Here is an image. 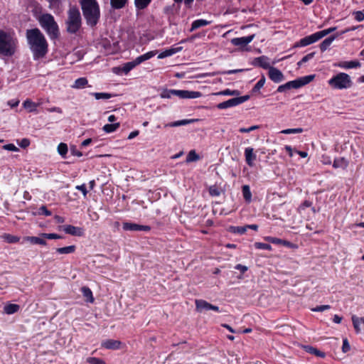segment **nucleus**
I'll return each instance as SVG.
<instances>
[{
	"label": "nucleus",
	"instance_id": "60",
	"mask_svg": "<svg viewBox=\"0 0 364 364\" xmlns=\"http://www.w3.org/2000/svg\"><path fill=\"white\" fill-rule=\"evenodd\" d=\"M359 28H363V25H359V26H352V27H350V28H346L345 30L342 31L339 34L340 35H342V34H344V33H346L348 32H350V31H355Z\"/></svg>",
	"mask_w": 364,
	"mask_h": 364
},
{
	"label": "nucleus",
	"instance_id": "48",
	"mask_svg": "<svg viewBox=\"0 0 364 364\" xmlns=\"http://www.w3.org/2000/svg\"><path fill=\"white\" fill-rule=\"evenodd\" d=\"M255 248L259 250H271L272 246L267 243H263L257 242L254 244Z\"/></svg>",
	"mask_w": 364,
	"mask_h": 364
},
{
	"label": "nucleus",
	"instance_id": "45",
	"mask_svg": "<svg viewBox=\"0 0 364 364\" xmlns=\"http://www.w3.org/2000/svg\"><path fill=\"white\" fill-rule=\"evenodd\" d=\"M352 321H353V327H354L356 333H360V325L362 323L360 321V318L353 315L352 316Z\"/></svg>",
	"mask_w": 364,
	"mask_h": 364
},
{
	"label": "nucleus",
	"instance_id": "62",
	"mask_svg": "<svg viewBox=\"0 0 364 364\" xmlns=\"http://www.w3.org/2000/svg\"><path fill=\"white\" fill-rule=\"evenodd\" d=\"M5 150L11 151H17L18 149L13 144H8L3 146Z\"/></svg>",
	"mask_w": 364,
	"mask_h": 364
},
{
	"label": "nucleus",
	"instance_id": "3",
	"mask_svg": "<svg viewBox=\"0 0 364 364\" xmlns=\"http://www.w3.org/2000/svg\"><path fill=\"white\" fill-rule=\"evenodd\" d=\"M18 41L14 33L0 29V55L11 57L17 50Z\"/></svg>",
	"mask_w": 364,
	"mask_h": 364
},
{
	"label": "nucleus",
	"instance_id": "9",
	"mask_svg": "<svg viewBox=\"0 0 364 364\" xmlns=\"http://www.w3.org/2000/svg\"><path fill=\"white\" fill-rule=\"evenodd\" d=\"M321 38L318 32L314 33L310 36L301 38L299 41L295 43L294 47H304L311 45Z\"/></svg>",
	"mask_w": 364,
	"mask_h": 364
},
{
	"label": "nucleus",
	"instance_id": "6",
	"mask_svg": "<svg viewBox=\"0 0 364 364\" xmlns=\"http://www.w3.org/2000/svg\"><path fill=\"white\" fill-rule=\"evenodd\" d=\"M329 86L335 90H346L353 85L350 75L345 73H339L328 80Z\"/></svg>",
	"mask_w": 364,
	"mask_h": 364
},
{
	"label": "nucleus",
	"instance_id": "25",
	"mask_svg": "<svg viewBox=\"0 0 364 364\" xmlns=\"http://www.w3.org/2000/svg\"><path fill=\"white\" fill-rule=\"evenodd\" d=\"M102 346L107 349H117L119 348L120 342L115 340L109 339L104 341Z\"/></svg>",
	"mask_w": 364,
	"mask_h": 364
},
{
	"label": "nucleus",
	"instance_id": "8",
	"mask_svg": "<svg viewBox=\"0 0 364 364\" xmlns=\"http://www.w3.org/2000/svg\"><path fill=\"white\" fill-rule=\"evenodd\" d=\"M250 99L249 95H244L238 97H235L230 99L227 101L220 102L217 105V107L219 109H228L229 107H235L237 105H239L246 101H247Z\"/></svg>",
	"mask_w": 364,
	"mask_h": 364
},
{
	"label": "nucleus",
	"instance_id": "50",
	"mask_svg": "<svg viewBox=\"0 0 364 364\" xmlns=\"http://www.w3.org/2000/svg\"><path fill=\"white\" fill-rule=\"evenodd\" d=\"M41 237L49 240H56L63 238L61 235L55 233H43L41 234Z\"/></svg>",
	"mask_w": 364,
	"mask_h": 364
},
{
	"label": "nucleus",
	"instance_id": "26",
	"mask_svg": "<svg viewBox=\"0 0 364 364\" xmlns=\"http://www.w3.org/2000/svg\"><path fill=\"white\" fill-rule=\"evenodd\" d=\"M210 23V21H208L205 20V19H198V20H196V21H194L192 23L190 31L192 32V31H193L196 29H198V28H199L200 27H203V26H208Z\"/></svg>",
	"mask_w": 364,
	"mask_h": 364
},
{
	"label": "nucleus",
	"instance_id": "18",
	"mask_svg": "<svg viewBox=\"0 0 364 364\" xmlns=\"http://www.w3.org/2000/svg\"><path fill=\"white\" fill-rule=\"evenodd\" d=\"M361 64L358 60L342 61L336 64V66L343 69H351L360 67Z\"/></svg>",
	"mask_w": 364,
	"mask_h": 364
},
{
	"label": "nucleus",
	"instance_id": "13",
	"mask_svg": "<svg viewBox=\"0 0 364 364\" xmlns=\"http://www.w3.org/2000/svg\"><path fill=\"white\" fill-rule=\"evenodd\" d=\"M255 66L262 68L263 69H269L270 66L269 58L266 55H262L255 58L252 62Z\"/></svg>",
	"mask_w": 364,
	"mask_h": 364
},
{
	"label": "nucleus",
	"instance_id": "2",
	"mask_svg": "<svg viewBox=\"0 0 364 364\" xmlns=\"http://www.w3.org/2000/svg\"><path fill=\"white\" fill-rule=\"evenodd\" d=\"M80 5L87 24L91 27L95 26L100 17V7L97 1L81 0Z\"/></svg>",
	"mask_w": 364,
	"mask_h": 364
},
{
	"label": "nucleus",
	"instance_id": "36",
	"mask_svg": "<svg viewBox=\"0 0 364 364\" xmlns=\"http://www.w3.org/2000/svg\"><path fill=\"white\" fill-rule=\"evenodd\" d=\"M127 0H110L111 6L114 9H120L125 6Z\"/></svg>",
	"mask_w": 364,
	"mask_h": 364
},
{
	"label": "nucleus",
	"instance_id": "21",
	"mask_svg": "<svg viewBox=\"0 0 364 364\" xmlns=\"http://www.w3.org/2000/svg\"><path fill=\"white\" fill-rule=\"evenodd\" d=\"M339 36L338 33H336L333 36H331L328 38H326L324 41H323L320 44V49L321 52L326 51L328 47L331 46V44L333 43V41Z\"/></svg>",
	"mask_w": 364,
	"mask_h": 364
},
{
	"label": "nucleus",
	"instance_id": "33",
	"mask_svg": "<svg viewBox=\"0 0 364 364\" xmlns=\"http://www.w3.org/2000/svg\"><path fill=\"white\" fill-rule=\"evenodd\" d=\"M157 53V51L156 50H152V51H149L144 55H141L140 56H138L136 58L137 59V61L139 63V64H141V63L151 58L152 57H154L156 54Z\"/></svg>",
	"mask_w": 364,
	"mask_h": 364
},
{
	"label": "nucleus",
	"instance_id": "1",
	"mask_svg": "<svg viewBox=\"0 0 364 364\" xmlns=\"http://www.w3.org/2000/svg\"><path fill=\"white\" fill-rule=\"evenodd\" d=\"M26 39L33 58L38 60L43 58L48 53V43L42 32L37 28L26 31Z\"/></svg>",
	"mask_w": 364,
	"mask_h": 364
},
{
	"label": "nucleus",
	"instance_id": "59",
	"mask_svg": "<svg viewBox=\"0 0 364 364\" xmlns=\"http://www.w3.org/2000/svg\"><path fill=\"white\" fill-rule=\"evenodd\" d=\"M350 346L347 338H344L343 341L342 351L347 353L350 350Z\"/></svg>",
	"mask_w": 364,
	"mask_h": 364
},
{
	"label": "nucleus",
	"instance_id": "41",
	"mask_svg": "<svg viewBox=\"0 0 364 364\" xmlns=\"http://www.w3.org/2000/svg\"><path fill=\"white\" fill-rule=\"evenodd\" d=\"M199 159V156L196 154L195 150H191L186 156V162L190 163L196 161Z\"/></svg>",
	"mask_w": 364,
	"mask_h": 364
},
{
	"label": "nucleus",
	"instance_id": "43",
	"mask_svg": "<svg viewBox=\"0 0 364 364\" xmlns=\"http://www.w3.org/2000/svg\"><path fill=\"white\" fill-rule=\"evenodd\" d=\"M243 71H244L243 69H235V70H225V71H218L216 73H213L211 75L214 76L215 75H225V74L230 75V74L241 73Z\"/></svg>",
	"mask_w": 364,
	"mask_h": 364
},
{
	"label": "nucleus",
	"instance_id": "38",
	"mask_svg": "<svg viewBox=\"0 0 364 364\" xmlns=\"http://www.w3.org/2000/svg\"><path fill=\"white\" fill-rule=\"evenodd\" d=\"M151 1V0H134V4L138 9H144Z\"/></svg>",
	"mask_w": 364,
	"mask_h": 364
},
{
	"label": "nucleus",
	"instance_id": "29",
	"mask_svg": "<svg viewBox=\"0 0 364 364\" xmlns=\"http://www.w3.org/2000/svg\"><path fill=\"white\" fill-rule=\"evenodd\" d=\"M138 65H139V63L137 61L136 58L134 60L127 62L124 64L122 70L125 74H127Z\"/></svg>",
	"mask_w": 364,
	"mask_h": 364
},
{
	"label": "nucleus",
	"instance_id": "35",
	"mask_svg": "<svg viewBox=\"0 0 364 364\" xmlns=\"http://www.w3.org/2000/svg\"><path fill=\"white\" fill-rule=\"evenodd\" d=\"M242 191L244 199L250 203L252 200V193L250 186L248 185H244L242 188Z\"/></svg>",
	"mask_w": 364,
	"mask_h": 364
},
{
	"label": "nucleus",
	"instance_id": "10",
	"mask_svg": "<svg viewBox=\"0 0 364 364\" xmlns=\"http://www.w3.org/2000/svg\"><path fill=\"white\" fill-rule=\"evenodd\" d=\"M174 96L181 99H196L200 97L202 94L198 91L174 90Z\"/></svg>",
	"mask_w": 364,
	"mask_h": 364
},
{
	"label": "nucleus",
	"instance_id": "30",
	"mask_svg": "<svg viewBox=\"0 0 364 364\" xmlns=\"http://www.w3.org/2000/svg\"><path fill=\"white\" fill-rule=\"evenodd\" d=\"M20 309V306L15 304H9L4 306V311L6 314H13Z\"/></svg>",
	"mask_w": 364,
	"mask_h": 364
},
{
	"label": "nucleus",
	"instance_id": "47",
	"mask_svg": "<svg viewBox=\"0 0 364 364\" xmlns=\"http://www.w3.org/2000/svg\"><path fill=\"white\" fill-rule=\"evenodd\" d=\"M265 83V77L262 75L261 79L256 83L255 87L252 89V92H258L264 85Z\"/></svg>",
	"mask_w": 364,
	"mask_h": 364
},
{
	"label": "nucleus",
	"instance_id": "37",
	"mask_svg": "<svg viewBox=\"0 0 364 364\" xmlns=\"http://www.w3.org/2000/svg\"><path fill=\"white\" fill-rule=\"evenodd\" d=\"M120 124L119 123H114V124H107L104 125L102 129L106 133H112L117 130L119 127Z\"/></svg>",
	"mask_w": 364,
	"mask_h": 364
},
{
	"label": "nucleus",
	"instance_id": "12",
	"mask_svg": "<svg viewBox=\"0 0 364 364\" xmlns=\"http://www.w3.org/2000/svg\"><path fill=\"white\" fill-rule=\"evenodd\" d=\"M255 37V35L252 34L245 37L234 38L231 39V43L235 46L244 47L252 42Z\"/></svg>",
	"mask_w": 364,
	"mask_h": 364
},
{
	"label": "nucleus",
	"instance_id": "5",
	"mask_svg": "<svg viewBox=\"0 0 364 364\" xmlns=\"http://www.w3.org/2000/svg\"><path fill=\"white\" fill-rule=\"evenodd\" d=\"M41 26L46 31L50 39L55 40L59 36V28L54 17L50 14H42L38 18Z\"/></svg>",
	"mask_w": 364,
	"mask_h": 364
},
{
	"label": "nucleus",
	"instance_id": "44",
	"mask_svg": "<svg viewBox=\"0 0 364 364\" xmlns=\"http://www.w3.org/2000/svg\"><path fill=\"white\" fill-rule=\"evenodd\" d=\"M215 95H231V96H234V95H239V91L236 90H230L229 89H226L225 90L218 92L215 93Z\"/></svg>",
	"mask_w": 364,
	"mask_h": 364
},
{
	"label": "nucleus",
	"instance_id": "16",
	"mask_svg": "<svg viewBox=\"0 0 364 364\" xmlns=\"http://www.w3.org/2000/svg\"><path fill=\"white\" fill-rule=\"evenodd\" d=\"M264 240L269 242L272 243V244L282 245L285 247H291V248L296 247V245H294L287 240H282V239H279L277 237L268 236V237H264Z\"/></svg>",
	"mask_w": 364,
	"mask_h": 364
},
{
	"label": "nucleus",
	"instance_id": "39",
	"mask_svg": "<svg viewBox=\"0 0 364 364\" xmlns=\"http://www.w3.org/2000/svg\"><path fill=\"white\" fill-rule=\"evenodd\" d=\"M230 230L233 233H237L240 235H242L247 231V225H245V226H231L230 228Z\"/></svg>",
	"mask_w": 364,
	"mask_h": 364
},
{
	"label": "nucleus",
	"instance_id": "40",
	"mask_svg": "<svg viewBox=\"0 0 364 364\" xmlns=\"http://www.w3.org/2000/svg\"><path fill=\"white\" fill-rule=\"evenodd\" d=\"M23 105L24 108L28 109L31 112L35 111L37 107V105L28 99L23 102Z\"/></svg>",
	"mask_w": 364,
	"mask_h": 364
},
{
	"label": "nucleus",
	"instance_id": "46",
	"mask_svg": "<svg viewBox=\"0 0 364 364\" xmlns=\"http://www.w3.org/2000/svg\"><path fill=\"white\" fill-rule=\"evenodd\" d=\"M92 95H94L96 100H107L112 97L111 94L106 92H94Z\"/></svg>",
	"mask_w": 364,
	"mask_h": 364
},
{
	"label": "nucleus",
	"instance_id": "23",
	"mask_svg": "<svg viewBox=\"0 0 364 364\" xmlns=\"http://www.w3.org/2000/svg\"><path fill=\"white\" fill-rule=\"evenodd\" d=\"M198 119H182L173 122H171L168 124H165V127H179L183 125L189 124L196 122H198Z\"/></svg>",
	"mask_w": 364,
	"mask_h": 364
},
{
	"label": "nucleus",
	"instance_id": "11",
	"mask_svg": "<svg viewBox=\"0 0 364 364\" xmlns=\"http://www.w3.org/2000/svg\"><path fill=\"white\" fill-rule=\"evenodd\" d=\"M122 228L125 231H144L148 232L151 230L149 225H139L136 223L125 222L122 225Z\"/></svg>",
	"mask_w": 364,
	"mask_h": 364
},
{
	"label": "nucleus",
	"instance_id": "55",
	"mask_svg": "<svg viewBox=\"0 0 364 364\" xmlns=\"http://www.w3.org/2000/svg\"><path fill=\"white\" fill-rule=\"evenodd\" d=\"M336 30V27H331V28H328L327 29H325V30H323V31H318L319 35H320V37L321 38H323L324 36L328 35L329 33L335 31Z\"/></svg>",
	"mask_w": 364,
	"mask_h": 364
},
{
	"label": "nucleus",
	"instance_id": "58",
	"mask_svg": "<svg viewBox=\"0 0 364 364\" xmlns=\"http://www.w3.org/2000/svg\"><path fill=\"white\" fill-rule=\"evenodd\" d=\"M38 213L40 215H45L46 216H50L52 214L51 212L49 210H48L46 206L45 205H42L40 207Z\"/></svg>",
	"mask_w": 364,
	"mask_h": 364
},
{
	"label": "nucleus",
	"instance_id": "54",
	"mask_svg": "<svg viewBox=\"0 0 364 364\" xmlns=\"http://www.w3.org/2000/svg\"><path fill=\"white\" fill-rule=\"evenodd\" d=\"M314 54H315L314 53H311L306 55L305 56H304L302 58V59L300 61H299L297 63V65L301 66L303 63H306L307 61H309V60L313 58V57L314 56Z\"/></svg>",
	"mask_w": 364,
	"mask_h": 364
},
{
	"label": "nucleus",
	"instance_id": "42",
	"mask_svg": "<svg viewBox=\"0 0 364 364\" xmlns=\"http://www.w3.org/2000/svg\"><path fill=\"white\" fill-rule=\"evenodd\" d=\"M58 152L63 158H65L68 153V146L65 143H60L58 146Z\"/></svg>",
	"mask_w": 364,
	"mask_h": 364
},
{
	"label": "nucleus",
	"instance_id": "61",
	"mask_svg": "<svg viewBox=\"0 0 364 364\" xmlns=\"http://www.w3.org/2000/svg\"><path fill=\"white\" fill-rule=\"evenodd\" d=\"M331 308L329 305H321L317 306L316 307L312 309L313 311H323L325 310H328Z\"/></svg>",
	"mask_w": 364,
	"mask_h": 364
},
{
	"label": "nucleus",
	"instance_id": "56",
	"mask_svg": "<svg viewBox=\"0 0 364 364\" xmlns=\"http://www.w3.org/2000/svg\"><path fill=\"white\" fill-rule=\"evenodd\" d=\"M353 15L354 16L355 19L358 22L363 21L364 20V13L362 11H354Z\"/></svg>",
	"mask_w": 364,
	"mask_h": 364
},
{
	"label": "nucleus",
	"instance_id": "4",
	"mask_svg": "<svg viewBox=\"0 0 364 364\" xmlns=\"http://www.w3.org/2000/svg\"><path fill=\"white\" fill-rule=\"evenodd\" d=\"M65 26L66 31L71 34L76 33L81 28L82 18L77 6H73L69 8Z\"/></svg>",
	"mask_w": 364,
	"mask_h": 364
},
{
	"label": "nucleus",
	"instance_id": "53",
	"mask_svg": "<svg viewBox=\"0 0 364 364\" xmlns=\"http://www.w3.org/2000/svg\"><path fill=\"white\" fill-rule=\"evenodd\" d=\"M209 193L211 196H219L220 190L217 186H212L209 188Z\"/></svg>",
	"mask_w": 364,
	"mask_h": 364
},
{
	"label": "nucleus",
	"instance_id": "32",
	"mask_svg": "<svg viewBox=\"0 0 364 364\" xmlns=\"http://www.w3.org/2000/svg\"><path fill=\"white\" fill-rule=\"evenodd\" d=\"M1 238L8 243H16L20 240V237L11 234L4 233L1 235Z\"/></svg>",
	"mask_w": 364,
	"mask_h": 364
},
{
	"label": "nucleus",
	"instance_id": "64",
	"mask_svg": "<svg viewBox=\"0 0 364 364\" xmlns=\"http://www.w3.org/2000/svg\"><path fill=\"white\" fill-rule=\"evenodd\" d=\"M30 141L28 139H23L19 143V146L22 148H26L29 146Z\"/></svg>",
	"mask_w": 364,
	"mask_h": 364
},
{
	"label": "nucleus",
	"instance_id": "7",
	"mask_svg": "<svg viewBox=\"0 0 364 364\" xmlns=\"http://www.w3.org/2000/svg\"><path fill=\"white\" fill-rule=\"evenodd\" d=\"M314 78V75H310L304 77H301L300 78L296 79L294 80H291L287 82V83L279 85L277 88L278 92H284L287 90L290 89H298L300 88L310 82H311Z\"/></svg>",
	"mask_w": 364,
	"mask_h": 364
},
{
	"label": "nucleus",
	"instance_id": "52",
	"mask_svg": "<svg viewBox=\"0 0 364 364\" xmlns=\"http://www.w3.org/2000/svg\"><path fill=\"white\" fill-rule=\"evenodd\" d=\"M303 132V129L301 128H296V129H284L281 132L282 134H298L301 133Z\"/></svg>",
	"mask_w": 364,
	"mask_h": 364
},
{
	"label": "nucleus",
	"instance_id": "15",
	"mask_svg": "<svg viewBox=\"0 0 364 364\" xmlns=\"http://www.w3.org/2000/svg\"><path fill=\"white\" fill-rule=\"evenodd\" d=\"M63 230L66 234L73 236H82L84 235V230L82 228L75 227L71 225H64L63 227Z\"/></svg>",
	"mask_w": 364,
	"mask_h": 364
},
{
	"label": "nucleus",
	"instance_id": "14",
	"mask_svg": "<svg viewBox=\"0 0 364 364\" xmlns=\"http://www.w3.org/2000/svg\"><path fill=\"white\" fill-rule=\"evenodd\" d=\"M269 77L276 83L280 82L284 79L283 73L279 69L274 67L269 68Z\"/></svg>",
	"mask_w": 364,
	"mask_h": 364
},
{
	"label": "nucleus",
	"instance_id": "51",
	"mask_svg": "<svg viewBox=\"0 0 364 364\" xmlns=\"http://www.w3.org/2000/svg\"><path fill=\"white\" fill-rule=\"evenodd\" d=\"M161 98H171L174 96V90H164L160 95Z\"/></svg>",
	"mask_w": 364,
	"mask_h": 364
},
{
	"label": "nucleus",
	"instance_id": "28",
	"mask_svg": "<svg viewBox=\"0 0 364 364\" xmlns=\"http://www.w3.org/2000/svg\"><path fill=\"white\" fill-rule=\"evenodd\" d=\"M304 348L307 353H309L311 354L315 355L320 358H324L326 356L325 353L318 350L316 348H314L311 346H304Z\"/></svg>",
	"mask_w": 364,
	"mask_h": 364
},
{
	"label": "nucleus",
	"instance_id": "57",
	"mask_svg": "<svg viewBox=\"0 0 364 364\" xmlns=\"http://www.w3.org/2000/svg\"><path fill=\"white\" fill-rule=\"evenodd\" d=\"M259 128V127L258 125H253V126H251L249 128H244V127L240 128L239 129V132L240 133H249V132H250L252 131H255L256 129H258Z\"/></svg>",
	"mask_w": 364,
	"mask_h": 364
},
{
	"label": "nucleus",
	"instance_id": "19",
	"mask_svg": "<svg viewBox=\"0 0 364 364\" xmlns=\"http://www.w3.org/2000/svg\"><path fill=\"white\" fill-rule=\"evenodd\" d=\"M196 309L197 311L202 312L203 311L210 310V304L203 299H196L195 301Z\"/></svg>",
	"mask_w": 364,
	"mask_h": 364
},
{
	"label": "nucleus",
	"instance_id": "22",
	"mask_svg": "<svg viewBox=\"0 0 364 364\" xmlns=\"http://www.w3.org/2000/svg\"><path fill=\"white\" fill-rule=\"evenodd\" d=\"M182 48H183L180 46V47H176V48H171L169 49H166L164 51L159 53V55H158V58L162 59V58L171 56L173 54H176V53L180 52L182 50Z\"/></svg>",
	"mask_w": 364,
	"mask_h": 364
},
{
	"label": "nucleus",
	"instance_id": "17",
	"mask_svg": "<svg viewBox=\"0 0 364 364\" xmlns=\"http://www.w3.org/2000/svg\"><path fill=\"white\" fill-rule=\"evenodd\" d=\"M245 156L246 163L250 166L254 165V161L256 159V155L254 154V149L252 147H247L245 149Z\"/></svg>",
	"mask_w": 364,
	"mask_h": 364
},
{
	"label": "nucleus",
	"instance_id": "20",
	"mask_svg": "<svg viewBox=\"0 0 364 364\" xmlns=\"http://www.w3.org/2000/svg\"><path fill=\"white\" fill-rule=\"evenodd\" d=\"M348 166V161L344 157H339L334 159L333 167L334 168L346 169Z\"/></svg>",
	"mask_w": 364,
	"mask_h": 364
},
{
	"label": "nucleus",
	"instance_id": "63",
	"mask_svg": "<svg viewBox=\"0 0 364 364\" xmlns=\"http://www.w3.org/2000/svg\"><path fill=\"white\" fill-rule=\"evenodd\" d=\"M75 188H76L77 190L80 191L82 193L83 196H84L85 198L86 197V196H87V188H86V186H85V184H82V185H80V186H77L75 187Z\"/></svg>",
	"mask_w": 364,
	"mask_h": 364
},
{
	"label": "nucleus",
	"instance_id": "34",
	"mask_svg": "<svg viewBox=\"0 0 364 364\" xmlns=\"http://www.w3.org/2000/svg\"><path fill=\"white\" fill-rule=\"evenodd\" d=\"M88 83V81L87 78L85 77H80L77 78L75 81L74 85H73V88L75 89H82L85 87V85H87Z\"/></svg>",
	"mask_w": 364,
	"mask_h": 364
},
{
	"label": "nucleus",
	"instance_id": "49",
	"mask_svg": "<svg viewBox=\"0 0 364 364\" xmlns=\"http://www.w3.org/2000/svg\"><path fill=\"white\" fill-rule=\"evenodd\" d=\"M86 361L90 364H106L102 359L95 357H88Z\"/></svg>",
	"mask_w": 364,
	"mask_h": 364
},
{
	"label": "nucleus",
	"instance_id": "27",
	"mask_svg": "<svg viewBox=\"0 0 364 364\" xmlns=\"http://www.w3.org/2000/svg\"><path fill=\"white\" fill-rule=\"evenodd\" d=\"M76 250L75 245H70L63 247H58L55 250L56 252L60 255H68L73 253Z\"/></svg>",
	"mask_w": 364,
	"mask_h": 364
},
{
	"label": "nucleus",
	"instance_id": "24",
	"mask_svg": "<svg viewBox=\"0 0 364 364\" xmlns=\"http://www.w3.org/2000/svg\"><path fill=\"white\" fill-rule=\"evenodd\" d=\"M23 240L26 241V242H29L31 244H35V245H46L47 244L46 241L44 240L43 237L41 238V237H35V236H27V237H25L23 238Z\"/></svg>",
	"mask_w": 364,
	"mask_h": 364
},
{
	"label": "nucleus",
	"instance_id": "31",
	"mask_svg": "<svg viewBox=\"0 0 364 364\" xmlns=\"http://www.w3.org/2000/svg\"><path fill=\"white\" fill-rule=\"evenodd\" d=\"M81 292L83 296L86 298L87 301H89L90 303H92L94 301L92 292L89 287H82L81 288Z\"/></svg>",
	"mask_w": 364,
	"mask_h": 364
}]
</instances>
